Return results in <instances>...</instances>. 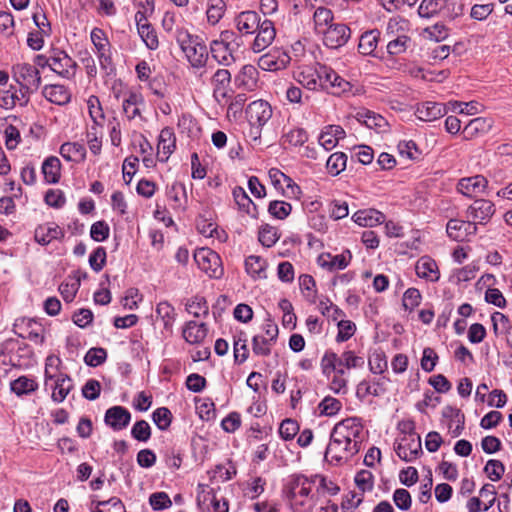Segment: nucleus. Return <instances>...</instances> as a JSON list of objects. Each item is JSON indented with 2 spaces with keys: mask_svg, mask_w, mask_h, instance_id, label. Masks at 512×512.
Here are the masks:
<instances>
[{
  "mask_svg": "<svg viewBox=\"0 0 512 512\" xmlns=\"http://www.w3.org/2000/svg\"><path fill=\"white\" fill-rule=\"evenodd\" d=\"M364 441V426L358 417H349L338 422L332 429L325 459L340 464L349 461L361 449Z\"/></svg>",
  "mask_w": 512,
  "mask_h": 512,
  "instance_id": "nucleus-1",
  "label": "nucleus"
},
{
  "mask_svg": "<svg viewBox=\"0 0 512 512\" xmlns=\"http://www.w3.org/2000/svg\"><path fill=\"white\" fill-rule=\"evenodd\" d=\"M34 77L38 83L42 78L47 79L51 73L64 78H72L76 73L77 63L62 50L54 51L53 55H37L34 57Z\"/></svg>",
  "mask_w": 512,
  "mask_h": 512,
  "instance_id": "nucleus-2",
  "label": "nucleus"
},
{
  "mask_svg": "<svg viewBox=\"0 0 512 512\" xmlns=\"http://www.w3.org/2000/svg\"><path fill=\"white\" fill-rule=\"evenodd\" d=\"M175 37L189 63L195 68L204 67L208 59L206 45L183 29H178Z\"/></svg>",
  "mask_w": 512,
  "mask_h": 512,
  "instance_id": "nucleus-3",
  "label": "nucleus"
},
{
  "mask_svg": "<svg viewBox=\"0 0 512 512\" xmlns=\"http://www.w3.org/2000/svg\"><path fill=\"white\" fill-rule=\"evenodd\" d=\"M394 450L401 460L413 462L423 453L421 438L417 433H405L396 440Z\"/></svg>",
  "mask_w": 512,
  "mask_h": 512,
  "instance_id": "nucleus-4",
  "label": "nucleus"
},
{
  "mask_svg": "<svg viewBox=\"0 0 512 512\" xmlns=\"http://www.w3.org/2000/svg\"><path fill=\"white\" fill-rule=\"evenodd\" d=\"M194 260L198 267L210 278L218 279L223 275V268L219 255L209 248H201L195 251Z\"/></svg>",
  "mask_w": 512,
  "mask_h": 512,
  "instance_id": "nucleus-5",
  "label": "nucleus"
},
{
  "mask_svg": "<svg viewBox=\"0 0 512 512\" xmlns=\"http://www.w3.org/2000/svg\"><path fill=\"white\" fill-rule=\"evenodd\" d=\"M245 113L252 128L256 129L254 134H259L260 128L271 118L272 108L268 102L257 100L247 106Z\"/></svg>",
  "mask_w": 512,
  "mask_h": 512,
  "instance_id": "nucleus-6",
  "label": "nucleus"
},
{
  "mask_svg": "<svg viewBox=\"0 0 512 512\" xmlns=\"http://www.w3.org/2000/svg\"><path fill=\"white\" fill-rule=\"evenodd\" d=\"M290 61L286 51L273 49L259 58L258 66L265 71H277L286 68Z\"/></svg>",
  "mask_w": 512,
  "mask_h": 512,
  "instance_id": "nucleus-7",
  "label": "nucleus"
},
{
  "mask_svg": "<svg viewBox=\"0 0 512 512\" xmlns=\"http://www.w3.org/2000/svg\"><path fill=\"white\" fill-rule=\"evenodd\" d=\"M495 213L494 204L487 199H476L467 209V218L475 225L486 224Z\"/></svg>",
  "mask_w": 512,
  "mask_h": 512,
  "instance_id": "nucleus-8",
  "label": "nucleus"
},
{
  "mask_svg": "<svg viewBox=\"0 0 512 512\" xmlns=\"http://www.w3.org/2000/svg\"><path fill=\"white\" fill-rule=\"evenodd\" d=\"M324 44L332 49L342 47L350 38V28L345 24H333L323 32Z\"/></svg>",
  "mask_w": 512,
  "mask_h": 512,
  "instance_id": "nucleus-9",
  "label": "nucleus"
},
{
  "mask_svg": "<svg viewBox=\"0 0 512 512\" xmlns=\"http://www.w3.org/2000/svg\"><path fill=\"white\" fill-rule=\"evenodd\" d=\"M131 421L130 411L123 406H113L106 410L105 424L114 431L125 429Z\"/></svg>",
  "mask_w": 512,
  "mask_h": 512,
  "instance_id": "nucleus-10",
  "label": "nucleus"
},
{
  "mask_svg": "<svg viewBox=\"0 0 512 512\" xmlns=\"http://www.w3.org/2000/svg\"><path fill=\"white\" fill-rule=\"evenodd\" d=\"M258 26L259 28L256 30L257 35L251 46L252 50L256 53L266 49L273 42L276 36V29L271 20L264 19Z\"/></svg>",
  "mask_w": 512,
  "mask_h": 512,
  "instance_id": "nucleus-11",
  "label": "nucleus"
},
{
  "mask_svg": "<svg viewBox=\"0 0 512 512\" xmlns=\"http://www.w3.org/2000/svg\"><path fill=\"white\" fill-rule=\"evenodd\" d=\"M135 22L137 24V30L146 44V46L150 50H156L159 46L158 37L156 34L155 29L152 27V25L147 21L145 12L137 11L135 13Z\"/></svg>",
  "mask_w": 512,
  "mask_h": 512,
  "instance_id": "nucleus-12",
  "label": "nucleus"
},
{
  "mask_svg": "<svg viewBox=\"0 0 512 512\" xmlns=\"http://www.w3.org/2000/svg\"><path fill=\"white\" fill-rule=\"evenodd\" d=\"M477 227L470 220L450 219L446 225L448 236L458 242L464 241L467 236L476 233Z\"/></svg>",
  "mask_w": 512,
  "mask_h": 512,
  "instance_id": "nucleus-13",
  "label": "nucleus"
},
{
  "mask_svg": "<svg viewBox=\"0 0 512 512\" xmlns=\"http://www.w3.org/2000/svg\"><path fill=\"white\" fill-rule=\"evenodd\" d=\"M487 184V179L482 175L466 177L460 179L457 183V191L464 196L472 198L484 192Z\"/></svg>",
  "mask_w": 512,
  "mask_h": 512,
  "instance_id": "nucleus-14",
  "label": "nucleus"
},
{
  "mask_svg": "<svg viewBox=\"0 0 512 512\" xmlns=\"http://www.w3.org/2000/svg\"><path fill=\"white\" fill-rule=\"evenodd\" d=\"M415 272L419 278L430 282H437L440 279L438 265L430 256H422L417 260Z\"/></svg>",
  "mask_w": 512,
  "mask_h": 512,
  "instance_id": "nucleus-15",
  "label": "nucleus"
},
{
  "mask_svg": "<svg viewBox=\"0 0 512 512\" xmlns=\"http://www.w3.org/2000/svg\"><path fill=\"white\" fill-rule=\"evenodd\" d=\"M176 147V137L173 129L165 127L161 130L158 142L157 156L159 161L166 162Z\"/></svg>",
  "mask_w": 512,
  "mask_h": 512,
  "instance_id": "nucleus-16",
  "label": "nucleus"
},
{
  "mask_svg": "<svg viewBox=\"0 0 512 512\" xmlns=\"http://www.w3.org/2000/svg\"><path fill=\"white\" fill-rule=\"evenodd\" d=\"M447 113L446 107L437 102L426 101L418 105L416 116L422 121H434Z\"/></svg>",
  "mask_w": 512,
  "mask_h": 512,
  "instance_id": "nucleus-17",
  "label": "nucleus"
},
{
  "mask_svg": "<svg viewBox=\"0 0 512 512\" xmlns=\"http://www.w3.org/2000/svg\"><path fill=\"white\" fill-rule=\"evenodd\" d=\"M64 237V231L55 223L39 225L34 230V241L41 245H47L52 240Z\"/></svg>",
  "mask_w": 512,
  "mask_h": 512,
  "instance_id": "nucleus-18",
  "label": "nucleus"
},
{
  "mask_svg": "<svg viewBox=\"0 0 512 512\" xmlns=\"http://www.w3.org/2000/svg\"><path fill=\"white\" fill-rule=\"evenodd\" d=\"M34 25L37 26V33L34 32V51L40 50L44 45V38L51 35V24L46 15L38 9L34 11Z\"/></svg>",
  "mask_w": 512,
  "mask_h": 512,
  "instance_id": "nucleus-19",
  "label": "nucleus"
},
{
  "mask_svg": "<svg viewBox=\"0 0 512 512\" xmlns=\"http://www.w3.org/2000/svg\"><path fill=\"white\" fill-rule=\"evenodd\" d=\"M351 258L352 255L350 251L347 250L346 252L335 256H332L329 253L321 254L317 261L321 267L326 268L329 271H333L345 269L348 266Z\"/></svg>",
  "mask_w": 512,
  "mask_h": 512,
  "instance_id": "nucleus-20",
  "label": "nucleus"
},
{
  "mask_svg": "<svg viewBox=\"0 0 512 512\" xmlns=\"http://www.w3.org/2000/svg\"><path fill=\"white\" fill-rule=\"evenodd\" d=\"M239 32L245 35L256 32L260 25L261 17L255 11H243L235 19Z\"/></svg>",
  "mask_w": 512,
  "mask_h": 512,
  "instance_id": "nucleus-21",
  "label": "nucleus"
},
{
  "mask_svg": "<svg viewBox=\"0 0 512 512\" xmlns=\"http://www.w3.org/2000/svg\"><path fill=\"white\" fill-rule=\"evenodd\" d=\"M208 328L205 323L198 324L196 321H188L182 331L183 338L190 344H199L207 336Z\"/></svg>",
  "mask_w": 512,
  "mask_h": 512,
  "instance_id": "nucleus-22",
  "label": "nucleus"
},
{
  "mask_svg": "<svg viewBox=\"0 0 512 512\" xmlns=\"http://www.w3.org/2000/svg\"><path fill=\"white\" fill-rule=\"evenodd\" d=\"M233 198L235 203L237 204L239 210L244 211L252 218H258V209L255 203L251 200V198L248 196L246 191L240 187L237 186L233 189Z\"/></svg>",
  "mask_w": 512,
  "mask_h": 512,
  "instance_id": "nucleus-23",
  "label": "nucleus"
},
{
  "mask_svg": "<svg viewBox=\"0 0 512 512\" xmlns=\"http://www.w3.org/2000/svg\"><path fill=\"white\" fill-rule=\"evenodd\" d=\"M492 127L491 119L484 117H477L469 121L463 128L462 134L465 139H473L479 134L488 132Z\"/></svg>",
  "mask_w": 512,
  "mask_h": 512,
  "instance_id": "nucleus-24",
  "label": "nucleus"
},
{
  "mask_svg": "<svg viewBox=\"0 0 512 512\" xmlns=\"http://www.w3.org/2000/svg\"><path fill=\"white\" fill-rule=\"evenodd\" d=\"M13 78L21 86L22 91L30 96L32 67L27 63L16 64L13 66Z\"/></svg>",
  "mask_w": 512,
  "mask_h": 512,
  "instance_id": "nucleus-25",
  "label": "nucleus"
},
{
  "mask_svg": "<svg viewBox=\"0 0 512 512\" xmlns=\"http://www.w3.org/2000/svg\"><path fill=\"white\" fill-rule=\"evenodd\" d=\"M144 104V98L141 93L129 91L127 97L123 100V110L129 120L141 115L139 106Z\"/></svg>",
  "mask_w": 512,
  "mask_h": 512,
  "instance_id": "nucleus-26",
  "label": "nucleus"
},
{
  "mask_svg": "<svg viewBox=\"0 0 512 512\" xmlns=\"http://www.w3.org/2000/svg\"><path fill=\"white\" fill-rule=\"evenodd\" d=\"M60 154L67 161L81 162L86 157V148L78 142H66L61 145Z\"/></svg>",
  "mask_w": 512,
  "mask_h": 512,
  "instance_id": "nucleus-27",
  "label": "nucleus"
},
{
  "mask_svg": "<svg viewBox=\"0 0 512 512\" xmlns=\"http://www.w3.org/2000/svg\"><path fill=\"white\" fill-rule=\"evenodd\" d=\"M42 174L47 183H57L61 175L60 160L56 156L48 157L42 164Z\"/></svg>",
  "mask_w": 512,
  "mask_h": 512,
  "instance_id": "nucleus-28",
  "label": "nucleus"
},
{
  "mask_svg": "<svg viewBox=\"0 0 512 512\" xmlns=\"http://www.w3.org/2000/svg\"><path fill=\"white\" fill-rule=\"evenodd\" d=\"M210 52L212 57L220 64L230 65L234 62L233 48L222 42L213 40L210 44Z\"/></svg>",
  "mask_w": 512,
  "mask_h": 512,
  "instance_id": "nucleus-29",
  "label": "nucleus"
},
{
  "mask_svg": "<svg viewBox=\"0 0 512 512\" xmlns=\"http://www.w3.org/2000/svg\"><path fill=\"white\" fill-rule=\"evenodd\" d=\"M380 38V31L377 29L363 33L359 39L358 51L362 55H371L377 48Z\"/></svg>",
  "mask_w": 512,
  "mask_h": 512,
  "instance_id": "nucleus-30",
  "label": "nucleus"
},
{
  "mask_svg": "<svg viewBox=\"0 0 512 512\" xmlns=\"http://www.w3.org/2000/svg\"><path fill=\"white\" fill-rule=\"evenodd\" d=\"M43 97H45L51 103H55L58 105L65 104L69 100V93L62 85H53L47 84L45 85L42 91Z\"/></svg>",
  "mask_w": 512,
  "mask_h": 512,
  "instance_id": "nucleus-31",
  "label": "nucleus"
},
{
  "mask_svg": "<svg viewBox=\"0 0 512 512\" xmlns=\"http://www.w3.org/2000/svg\"><path fill=\"white\" fill-rule=\"evenodd\" d=\"M29 95L21 90V97L18 96L17 91L11 92L0 91V107L4 109H11L17 104L20 106L26 105L29 101Z\"/></svg>",
  "mask_w": 512,
  "mask_h": 512,
  "instance_id": "nucleus-32",
  "label": "nucleus"
},
{
  "mask_svg": "<svg viewBox=\"0 0 512 512\" xmlns=\"http://www.w3.org/2000/svg\"><path fill=\"white\" fill-rule=\"evenodd\" d=\"M354 217H356L355 222L361 226H375L384 222L385 215L377 210H363L355 213Z\"/></svg>",
  "mask_w": 512,
  "mask_h": 512,
  "instance_id": "nucleus-33",
  "label": "nucleus"
},
{
  "mask_svg": "<svg viewBox=\"0 0 512 512\" xmlns=\"http://www.w3.org/2000/svg\"><path fill=\"white\" fill-rule=\"evenodd\" d=\"M233 348L235 362L238 364L244 363L249 356L247 336L245 332L240 331L237 335L234 336Z\"/></svg>",
  "mask_w": 512,
  "mask_h": 512,
  "instance_id": "nucleus-34",
  "label": "nucleus"
},
{
  "mask_svg": "<svg viewBox=\"0 0 512 512\" xmlns=\"http://www.w3.org/2000/svg\"><path fill=\"white\" fill-rule=\"evenodd\" d=\"M51 387H53V400L56 402H62L66 398L69 391L72 389L73 384L70 377L61 376L57 378L53 384H51Z\"/></svg>",
  "mask_w": 512,
  "mask_h": 512,
  "instance_id": "nucleus-35",
  "label": "nucleus"
},
{
  "mask_svg": "<svg viewBox=\"0 0 512 512\" xmlns=\"http://www.w3.org/2000/svg\"><path fill=\"white\" fill-rule=\"evenodd\" d=\"M226 11V2L224 0H208L207 3V20L210 24H217Z\"/></svg>",
  "mask_w": 512,
  "mask_h": 512,
  "instance_id": "nucleus-36",
  "label": "nucleus"
},
{
  "mask_svg": "<svg viewBox=\"0 0 512 512\" xmlns=\"http://www.w3.org/2000/svg\"><path fill=\"white\" fill-rule=\"evenodd\" d=\"M333 12L325 7H318L313 15L315 29L317 32L323 33L332 24Z\"/></svg>",
  "mask_w": 512,
  "mask_h": 512,
  "instance_id": "nucleus-37",
  "label": "nucleus"
},
{
  "mask_svg": "<svg viewBox=\"0 0 512 512\" xmlns=\"http://www.w3.org/2000/svg\"><path fill=\"white\" fill-rule=\"evenodd\" d=\"M156 313L162 319L164 329L171 332L175 321L174 307L167 301H163L157 305Z\"/></svg>",
  "mask_w": 512,
  "mask_h": 512,
  "instance_id": "nucleus-38",
  "label": "nucleus"
},
{
  "mask_svg": "<svg viewBox=\"0 0 512 512\" xmlns=\"http://www.w3.org/2000/svg\"><path fill=\"white\" fill-rule=\"evenodd\" d=\"M245 268L253 278L265 277L266 261L260 256L251 255L245 260Z\"/></svg>",
  "mask_w": 512,
  "mask_h": 512,
  "instance_id": "nucleus-39",
  "label": "nucleus"
},
{
  "mask_svg": "<svg viewBox=\"0 0 512 512\" xmlns=\"http://www.w3.org/2000/svg\"><path fill=\"white\" fill-rule=\"evenodd\" d=\"M186 310L196 318L206 317L209 313V306L204 297L197 295L187 302Z\"/></svg>",
  "mask_w": 512,
  "mask_h": 512,
  "instance_id": "nucleus-40",
  "label": "nucleus"
},
{
  "mask_svg": "<svg viewBox=\"0 0 512 512\" xmlns=\"http://www.w3.org/2000/svg\"><path fill=\"white\" fill-rule=\"evenodd\" d=\"M448 0H423L418 8L420 17L429 18L440 12Z\"/></svg>",
  "mask_w": 512,
  "mask_h": 512,
  "instance_id": "nucleus-41",
  "label": "nucleus"
},
{
  "mask_svg": "<svg viewBox=\"0 0 512 512\" xmlns=\"http://www.w3.org/2000/svg\"><path fill=\"white\" fill-rule=\"evenodd\" d=\"M346 163L347 155L343 152H336L328 158L326 168L331 175L337 176L345 170Z\"/></svg>",
  "mask_w": 512,
  "mask_h": 512,
  "instance_id": "nucleus-42",
  "label": "nucleus"
},
{
  "mask_svg": "<svg viewBox=\"0 0 512 512\" xmlns=\"http://www.w3.org/2000/svg\"><path fill=\"white\" fill-rule=\"evenodd\" d=\"M319 89L330 90L331 84L337 79V73L326 65L317 66Z\"/></svg>",
  "mask_w": 512,
  "mask_h": 512,
  "instance_id": "nucleus-43",
  "label": "nucleus"
},
{
  "mask_svg": "<svg viewBox=\"0 0 512 512\" xmlns=\"http://www.w3.org/2000/svg\"><path fill=\"white\" fill-rule=\"evenodd\" d=\"M297 81L309 90H319L317 67L315 69L308 68L299 72Z\"/></svg>",
  "mask_w": 512,
  "mask_h": 512,
  "instance_id": "nucleus-44",
  "label": "nucleus"
},
{
  "mask_svg": "<svg viewBox=\"0 0 512 512\" xmlns=\"http://www.w3.org/2000/svg\"><path fill=\"white\" fill-rule=\"evenodd\" d=\"M196 227L198 232L206 237H214L218 233L217 224L213 221L211 215L209 217L205 214L199 215L196 220Z\"/></svg>",
  "mask_w": 512,
  "mask_h": 512,
  "instance_id": "nucleus-45",
  "label": "nucleus"
},
{
  "mask_svg": "<svg viewBox=\"0 0 512 512\" xmlns=\"http://www.w3.org/2000/svg\"><path fill=\"white\" fill-rule=\"evenodd\" d=\"M90 38L96 48L97 54L111 50V44L103 29L95 27L91 31Z\"/></svg>",
  "mask_w": 512,
  "mask_h": 512,
  "instance_id": "nucleus-46",
  "label": "nucleus"
},
{
  "mask_svg": "<svg viewBox=\"0 0 512 512\" xmlns=\"http://www.w3.org/2000/svg\"><path fill=\"white\" fill-rule=\"evenodd\" d=\"M87 104L89 109V115L93 120L94 124L102 126L105 116L99 98L97 96L92 95L89 97Z\"/></svg>",
  "mask_w": 512,
  "mask_h": 512,
  "instance_id": "nucleus-47",
  "label": "nucleus"
},
{
  "mask_svg": "<svg viewBox=\"0 0 512 512\" xmlns=\"http://www.w3.org/2000/svg\"><path fill=\"white\" fill-rule=\"evenodd\" d=\"M358 120L363 122L368 128L381 129L387 122L379 114H375L372 111H365L358 113Z\"/></svg>",
  "mask_w": 512,
  "mask_h": 512,
  "instance_id": "nucleus-48",
  "label": "nucleus"
},
{
  "mask_svg": "<svg viewBox=\"0 0 512 512\" xmlns=\"http://www.w3.org/2000/svg\"><path fill=\"white\" fill-rule=\"evenodd\" d=\"M152 419H153V422L156 424V426L160 430L164 431V430H167L169 428V426L171 425L172 413L168 408L160 407V408H157L152 413Z\"/></svg>",
  "mask_w": 512,
  "mask_h": 512,
  "instance_id": "nucleus-49",
  "label": "nucleus"
},
{
  "mask_svg": "<svg viewBox=\"0 0 512 512\" xmlns=\"http://www.w3.org/2000/svg\"><path fill=\"white\" fill-rule=\"evenodd\" d=\"M339 358V366L346 369L360 368L364 366V358L357 356L353 351H344Z\"/></svg>",
  "mask_w": 512,
  "mask_h": 512,
  "instance_id": "nucleus-50",
  "label": "nucleus"
},
{
  "mask_svg": "<svg viewBox=\"0 0 512 512\" xmlns=\"http://www.w3.org/2000/svg\"><path fill=\"white\" fill-rule=\"evenodd\" d=\"M279 239L277 229L268 224L263 225L259 230L258 240L265 247L273 246Z\"/></svg>",
  "mask_w": 512,
  "mask_h": 512,
  "instance_id": "nucleus-51",
  "label": "nucleus"
},
{
  "mask_svg": "<svg viewBox=\"0 0 512 512\" xmlns=\"http://www.w3.org/2000/svg\"><path fill=\"white\" fill-rule=\"evenodd\" d=\"M107 359V351L101 347H94L87 351L84 362L90 367H97L103 364Z\"/></svg>",
  "mask_w": 512,
  "mask_h": 512,
  "instance_id": "nucleus-52",
  "label": "nucleus"
},
{
  "mask_svg": "<svg viewBox=\"0 0 512 512\" xmlns=\"http://www.w3.org/2000/svg\"><path fill=\"white\" fill-rule=\"evenodd\" d=\"M273 345L264 335H255L252 339V351L258 356H269Z\"/></svg>",
  "mask_w": 512,
  "mask_h": 512,
  "instance_id": "nucleus-53",
  "label": "nucleus"
},
{
  "mask_svg": "<svg viewBox=\"0 0 512 512\" xmlns=\"http://www.w3.org/2000/svg\"><path fill=\"white\" fill-rule=\"evenodd\" d=\"M292 211L291 204L285 201L274 200L268 206V212L275 218L283 220L289 216Z\"/></svg>",
  "mask_w": 512,
  "mask_h": 512,
  "instance_id": "nucleus-54",
  "label": "nucleus"
},
{
  "mask_svg": "<svg viewBox=\"0 0 512 512\" xmlns=\"http://www.w3.org/2000/svg\"><path fill=\"white\" fill-rule=\"evenodd\" d=\"M318 408L322 415L334 416L341 410L342 403L334 397L327 396L320 402Z\"/></svg>",
  "mask_w": 512,
  "mask_h": 512,
  "instance_id": "nucleus-55",
  "label": "nucleus"
},
{
  "mask_svg": "<svg viewBox=\"0 0 512 512\" xmlns=\"http://www.w3.org/2000/svg\"><path fill=\"white\" fill-rule=\"evenodd\" d=\"M484 472L490 480L499 481L505 472V466L500 460L490 459L484 467Z\"/></svg>",
  "mask_w": 512,
  "mask_h": 512,
  "instance_id": "nucleus-56",
  "label": "nucleus"
},
{
  "mask_svg": "<svg viewBox=\"0 0 512 512\" xmlns=\"http://www.w3.org/2000/svg\"><path fill=\"white\" fill-rule=\"evenodd\" d=\"M132 437L140 442H147L151 437V427L145 420L136 421L131 429Z\"/></svg>",
  "mask_w": 512,
  "mask_h": 512,
  "instance_id": "nucleus-57",
  "label": "nucleus"
},
{
  "mask_svg": "<svg viewBox=\"0 0 512 512\" xmlns=\"http://www.w3.org/2000/svg\"><path fill=\"white\" fill-rule=\"evenodd\" d=\"M299 432V425L296 420L287 418L283 420L279 427V435L283 440H292Z\"/></svg>",
  "mask_w": 512,
  "mask_h": 512,
  "instance_id": "nucleus-58",
  "label": "nucleus"
},
{
  "mask_svg": "<svg viewBox=\"0 0 512 512\" xmlns=\"http://www.w3.org/2000/svg\"><path fill=\"white\" fill-rule=\"evenodd\" d=\"M385 389L380 385L379 382L374 385H370L367 381H361L357 386L356 395L359 398H364L367 395L380 396L384 393Z\"/></svg>",
  "mask_w": 512,
  "mask_h": 512,
  "instance_id": "nucleus-59",
  "label": "nucleus"
},
{
  "mask_svg": "<svg viewBox=\"0 0 512 512\" xmlns=\"http://www.w3.org/2000/svg\"><path fill=\"white\" fill-rule=\"evenodd\" d=\"M355 484L364 493L371 491L374 486V476L369 470H360L355 476Z\"/></svg>",
  "mask_w": 512,
  "mask_h": 512,
  "instance_id": "nucleus-60",
  "label": "nucleus"
},
{
  "mask_svg": "<svg viewBox=\"0 0 512 512\" xmlns=\"http://www.w3.org/2000/svg\"><path fill=\"white\" fill-rule=\"evenodd\" d=\"M106 250L104 247H97L89 256V264L92 270L100 272L106 264Z\"/></svg>",
  "mask_w": 512,
  "mask_h": 512,
  "instance_id": "nucleus-61",
  "label": "nucleus"
},
{
  "mask_svg": "<svg viewBox=\"0 0 512 512\" xmlns=\"http://www.w3.org/2000/svg\"><path fill=\"white\" fill-rule=\"evenodd\" d=\"M421 293L416 288H409L403 295V307L405 310L413 311L421 303Z\"/></svg>",
  "mask_w": 512,
  "mask_h": 512,
  "instance_id": "nucleus-62",
  "label": "nucleus"
},
{
  "mask_svg": "<svg viewBox=\"0 0 512 512\" xmlns=\"http://www.w3.org/2000/svg\"><path fill=\"white\" fill-rule=\"evenodd\" d=\"M149 503L153 510L160 511L171 507L172 501L166 492H156L150 495Z\"/></svg>",
  "mask_w": 512,
  "mask_h": 512,
  "instance_id": "nucleus-63",
  "label": "nucleus"
},
{
  "mask_svg": "<svg viewBox=\"0 0 512 512\" xmlns=\"http://www.w3.org/2000/svg\"><path fill=\"white\" fill-rule=\"evenodd\" d=\"M109 233V225L104 220L93 223L90 229L91 238L97 242L105 241L109 237Z\"/></svg>",
  "mask_w": 512,
  "mask_h": 512,
  "instance_id": "nucleus-64",
  "label": "nucleus"
}]
</instances>
